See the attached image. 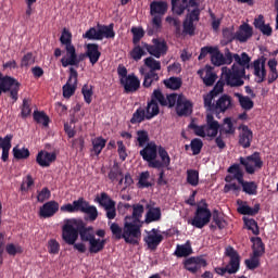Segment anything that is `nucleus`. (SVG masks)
<instances>
[{"mask_svg": "<svg viewBox=\"0 0 278 278\" xmlns=\"http://www.w3.org/2000/svg\"><path fill=\"white\" fill-rule=\"evenodd\" d=\"M121 85L123 86L125 93H134L140 89L141 81L132 73V74H128L126 78H121Z\"/></svg>", "mask_w": 278, "mask_h": 278, "instance_id": "6ab92c4d", "label": "nucleus"}, {"mask_svg": "<svg viewBox=\"0 0 278 278\" xmlns=\"http://www.w3.org/2000/svg\"><path fill=\"white\" fill-rule=\"evenodd\" d=\"M248 66L232 64L231 67H222V76H224L226 85L230 88H240L244 86L243 78L247 79Z\"/></svg>", "mask_w": 278, "mask_h": 278, "instance_id": "7ed1b4c3", "label": "nucleus"}, {"mask_svg": "<svg viewBox=\"0 0 278 278\" xmlns=\"http://www.w3.org/2000/svg\"><path fill=\"white\" fill-rule=\"evenodd\" d=\"M21 83L15 78L5 75L0 81V97L2 93H9V98L13 103L20 99Z\"/></svg>", "mask_w": 278, "mask_h": 278, "instance_id": "0eeeda50", "label": "nucleus"}, {"mask_svg": "<svg viewBox=\"0 0 278 278\" xmlns=\"http://www.w3.org/2000/svg\"><path fill=\"white\" fill-rule=\"evenodd\" d=\"M143 213L144 206L140 203H137L132 205V215H126L124 219L132 223L143 224V222H141Z\"/></svg>", "mask_w": 278, "mask_h": 278, "instance_id": "cd10ccee", "label": "nucleus"}, {"mask_svg": "<svg viewBox=\"0 0 278 278\" xmlns=\"http://www.w3.org/2000/svg\"><path fill=\"white\" fill-rule=\"evenodd\" d=\"M211 219L212 213L207 203L204 202L203 206L199 205L198 208H195L194 215L188 220V224L192 225L194 228L202 229L211 223Z\"/></svg>", "mask_w": 278, "mask_h": 278, "instance_id": "6e6552de", "label": "nucleus"}, {"mask_svg": "<svg viewBox=\"0 0 278 278\" xmlns=\"http://www.w3.org/2000/svg\"><path fill=\"white\" fill-rule=\"evenodd\" d=\"M61 237L67 245L84 254L87 252L85 243L96 239V233L93 226H86L80 219L67 218L64 220Z\"/></svg>", "mask_w": 278, "mask_h": 278, "instance_id": "f257e3e1", "label": "nucleus"}, {"mask_svg": "<svg viewBox=\"0 0 278 278\" xmlns=\"http://www.w3.org/2000/svg\"><path fill=\"white\" fill-rule=\"evenodd\" d=\"M162 241H164V236L157 233L155 228H152L148 236L144 238V242L151 251H155Z\"/></svg>", "mask_w": 278, "mask_h": 278, "instance_id": "4be33fe9", "label": "nucleus"}, {"mask_svg": "<svg viewBox=\"0 0 278 278\" xmlns=\"http://www.w3.org/2000/svg\"><path fill=\"white\" fill-rule=\"evenodd\" d=\"M83 200L84 198H79L78 200L73 201V203L64 204L63 206L60 207V210L62 212H67V213L80 212Z\"/></svg>", "mask_w": 278, "mask_h": 278, "instance_id": "e433bc0d", "label": "nucleus"}, {"mask_svg": "<svg viewBox=\"0 0 278 278\" xmlns=\"http://www.w3.org/2000/svg\"><path fill=\"white\" fill-rule=\"evenodd\" d=\"M233 61H235L233 64L247 66V70L250 68L251 58L247 52H242L241 55L237 53L233 54L231 51H229L228 48H226L225 55H224V65L225 64L230 65L232 64Z\"/></svg>", "mask_w": 278, "mask_h": 278, "instance_id": "4468645a", "label": "nucleus"}, {"mask_svg": "<svg viewBox=\"0 0 278 278\" xmlns=\"http://www.w3.org/2000/svg\"><path fill=\"white\" fill-rule=\"evenodd\" d=\"M260 210H261L260 203L254 204V207L243 204L239 206L238 212L244 216H255L260 213Z\"/></svg>", "mask_w": 278, "mask_h": 278, "instance_id": "f704fd0d", "label": "nucleus"}, {"mask_svg": "<svg viewBox=\"0 0 278 278\" xmlns=\"http://www.w3.org/2000/svg\"><path fill=\"white\" fill-rule=\"evenodd\" d=\"M187 184L189 186H199V172L195 169H188L187 172Z\"/></svg>", "mask_w": 278, "mask_h": 278, "instance_id": "6e6d98bb", "label": "nucleus"}, {"mask_svg": "<svg viewBox=\"0 0 278 278\" xmlns=\"http://www.w3.org/2000/svg\"><path fill=\"white\" fill-rule=\"evenodd\" d=\"M202 148H203V141H201V139L194 138L193 140H191L190 149L192 151V155H199Z\"/></svg>", "mask_w": 278, "mask_h": 278, "instance_id": "69168bd1", "label": "nucleus"}, {"mask_svg": "<svg viewBox=\"0 0 278 278\" xmlns=\"http://www.w3.org/2000/svg\"><path fill=\"white\" fill-rule=\"evenodd\" d=\"M227 173L233 174L235 180H238L239 185L242 186V191L248 195H257L258 186L255 181H245L244 172L240 168L239 164L230 165Z\"/></svg>", "mask_w": 278, "mask_h": 278, "instance_id": "39448f33", "label": "nucleus"}, {"mask_svg": "<svg viewBox=\"0 0 278 278\" xmlns=\"http://www.w3.org/2000/svg\"><path fill=\"white\" fill-rule=\"evenodd\" d=\"M186 270H189L192 274H197L201 268L207 267V261L202 256H191L182 263Z\"/></svg>", "mask_w": 278, "mask_h": 278, "instance_id": "a211bd4d", "label": "nucleus"}, {"mask_svg": "<svg viewBox=\"0 0 278 278\" xmlns=\"http://www.w3.org/2000/svg\"><path fill=\"white\" fill-rule=\"evenodd\" d=\"M86 58H88L90 64L94 65L100 61L101 52L99 43L86 45Z\"/></svg>", "mask_w": 278, "mask_h": 278, "instance_id": "b1692460", "label": "nucleus"}, {"mask_svg": "<svg viewBox=\"0 0 278 278\" xmlns=\"http://www.w3.org/2000/svg\"><path fill=\"white\" fill-rule=\"evenodd\" d=\"M251 242L253 243L252 255H254L255 257H263V255L265 254V243L263 242L262 238L252 237Z\"/></svg>", "mask_w": 278, "mask_h": 278, "instance_id": "7c9ffc66", "label": "nucleus"}, {"mask_svg": "<svg viewBox=\"0 0 278 278\" xmlns=\"http://www.w3.org/2000/svg\"><path fill=\"white\" fill-rule=\"evenodd\" d=\"M237 97L239 99L240 106L243 111L250 112L253 109L254 102L251 100L250 97L243 96L241 93H237Z\"/></svg>", "mask_w": 278, "mask_h": 278, "instance_id": "a19ab883", "label": "nucleus"}, {"mask_svg": "<svg viewBox=\"0 0 278 278\" xmlns=\"http://www.w3.org/2000/svg\"><path fill=\"white\" fill-rule=\"evenodd\" d=\"M205 122H206V125H204V127H205L206 136L211 137L212 139L218 136L220 124L218 121L214 119L213 114H206Z\"/></svg>", "mask_w": 278, "mask_h": 278, "instance_id": "412c9836", "label": "nucleus"}, {"mask_svg": "<svg viewBox=\"0 0 278 278\" xmlns=\"http://www.w3.org/2000/svg\"><path fill=\"white\" fill-rule=\"evenodd\" d=\"M81 93L84 96L85 102L87 104H90L92 102V96H93L92 86L84 85L81 88Z\"/></svg>", "mask_w": 278, "mask_h": 278, "instance_id": "338daca9", "label": "nucleus"}, {"mask_svg": "<svg viewBox=\"0 0 278 278\" xmlns=\"http://www.w3.org/2000/svg\"><path fill=\"white\" fill-rule=\"evenodd\" d=\"M144 64L148 68H150V72L152 73L161 71V62L155 60L153 56L146 58Z\"/></svg>", "mask_w": 278, "mask_h": 278, "instance_id": "de8ad7c7", "label": "nucleus"}, {"mask_svg": "<svg viewBox=\"0 0 278 278\" xmlns=\"http://www.w3.org/2000/svg\"><path fill=\"white\" fill-rule=\"evenodd\" d=\"M233 108L232 97L228 94H222L215 103L212 114H215L216 117H219L220 113H225L228 110Z\"/></svg>", "mask_w": 278, "mask_h": 278, "instance_id": "f3484780", "label": "nucleus"}, {"mask_svg": "<svg viewBox=\"0 0 278 278\" xmlns=\"http://www.w3.org/2000/svg\"><path fill=\"white\" fill-rule=\"evenodd\" d=\"M79 212L87 214L90 222H94L99 217V211L94 205H91L85 199H83Z\"/></svg>", "mask_w": 278, "mask_h": 278, "instance_id": "bb28decb", "label": "nucleus"}, {"mask_svg": "<svg viewBox=\"0 0 278 278\" xmlns=\"http://www.w3.org/2000/svg\"><path fill=\"white\" fill-rule=\"evenodd\" d=\"M241 129L242 132L239 135V146L242 149H250L253 140V131L247 125H243Z\"/></svg>", "mask_w": 278, "mask_h": 278, "instance_id": "393cba45", "label": "nucleus"}, {"mask_svg": "<svg viewBox=\"0 0 278 278\" xmlns=\"http://www.w3.org/2000/svg\"><path fill=\"white\" fill-rule=\"evenodd\" d=\"M265 62H266L265 58L263 60L262 59L254 60L253 62L252 67L254 70V75L256 77L255 81L257 84H262L265 81V78H266Z\"/></svg>", "mask_w": 278, "mask_h": 278, "instance_id": "5701e85b", "label": "nucleus"}, {"mask_svg": "<svg viewBox=\"0 0 278 278\" xmlns=\"http://www.w3.org/2000/svg\"><path fill=\"white\" fill-rule=\"evenodd\" d=\"M164 85L166 88L178 90L182 86V80L178 77H170L169 79L164 80Z\"/></svg>", "mask_w": 278, "mask_h": 278, "instance_id": "603ef678", "label": "nucleus"}, {"mask_svg": "<svg viewBox=\"0 0 278 278\" xmlns=\"http://www.w3.org/2000/svg\"><path fill=\"white\" fill-rule=\"evenodd\" d=\"M142 223L124 219V241L126 244L139 245L141 240Z\"/></svg>", "mask_w": 278, "mask_h": 278, "instance_id": "20e7f679", "label": "nucleus"}, {"mask_svg": "<svg viewBox=\"0 0 278 278\" xmlns=\"http://www.w3.org/2000/svg\"><path fill=\"white\" fill-rule=\"evenodd\" d=\"M106 245L105 239H92L88 242V252L89 254H99L104 250Z\"/></svg>", "mask_w": 278, "mask_h": 278, "instance_id": "2f4dec72", "label": "nucleus"}, {"mask_svg": "<svg viewBox=\"0 0 278 278\" xmlns=\"http://www.w3.org/2000/svg\"><path fill=\"white\" fill-rule=\"evenodd\" d=\"M172 7L175 14L181 15L188 8V0H172Z\"/></svg>", "mask_w": 278, "mask_h": 278, "instance_id": "ea45409f", "label": "nucleus"}, {"mask_svg": "<svg viewBox=\"0 0 278 278\" xmlns=\"http://www.w3.org/2000/svg\"><path fill=\"white\" fill-rule=\"evenodd\" d=\"M216 98L215 94L212 93H206L203 96V104H204V109L206 110V112H211L207 114H213L214 109H215V104L213 103V100Z\"/></svg>", "mask_w": 278, "mask_h": 278, "instance_id": "a18cd8bd", "label": "nucleus"}, {"mask_svg": "<svg viewBox=\"0 0 278 278\" xmlns=\"http://www.w3.org/2000/svg\"><path fill=\"white\" fill-rule=\"evenodd\" d=\"M61 46L65 47L66 55H71L70 60H64V65L75 64L76 62V48L73 43V34L66 28L63 29L60 36Z\"/></svg>", "mask_w": 278, "mask_h": 278, "instance_id": "9d476101", "label": "nucleus"}, {"mask_svg": "<svg viewBox=\"0 0 278 278\" xmlns=\"http://www.w3.org/2000/svg\"><path fill=\"white\" fill-rule=\"evenodd\" d=\"M119 176L121 177L123 176L122 169H121V167L117 164H115L110 169L108 178L111 180V182H114V181H116L118 179Z\"/></svg>", "mask_w": 278, "mask_h": 278, "instance_id": "0e129e2a", "label": "nucleus"}, {"mask_svg": "<svg viewBox=\"0 0 278 278\" xmlns=\"http://www.w3.org/2000/svg\"><path fill=\"white\" fill-rule=\"evenodd\" d=\"M146 114H147V121L153 119L155 116L160 114L159 104L150 100L147 104Z\"/></svg>", "mask_w": 278, "mask_h": 278, "instance_id": "4c0bfd02", "label": "nucleus"}, {"mask_svg": "<svg viewBox=\"0 0 278 278\" xmlns=\"http://www.w3.org/2000/svg\"><path fill=\"white\" fill-rule=\"evenodd\" d=\"M222 36L224 37L225 45L232 43L237 40V35L233 33V28H225L222 30Z\"/></svg>", "mask_w": 278, "mask_h": 278, "instance_id": "13d9d810", "label": "nucleus"}, {"mask_svg": "<svg viewBox=\"0 0 278 278\" xmlns=\"http://www.w3.org/2000/svg\"><path fill=\"white\" fill-rule=\"evenodd\" d=\"M106 146V140L102 137H97L92 140V150L91 152L94 153L96 156H99L102 152V150Z\"/></svg>", "mask_w": 278, "mask_h": 278, "instance_id": "58836bf2", "label": "nucleus"}, {"mask_svg": "<svg viewBox=\"0 0 278 278\" xmlns=\"http://www.w3.org/2000/svg\"><path fill=\"white\" fill-rule=\"evenodd\" d=\"M240 164L244 167L245 173L253 175L256 169H262L264 166V162L262 161V156L260 152H254L248 156H240Z\"/></svg>", "mask_w": 278, "mask_h": 278, "instance_id": "9b49d317", "label": "nucleus"}, {"mask_svg": "<svg viewBox=\"0 0 278 278\" xmlns=\"http://www.w3.org/2000/svg\"><path fill=\"white\" fill-rule=\"evenodd\" d=\"M78 72L74 67H70V78L66 85L63 86V97L71 99L75 94L77 88Z\"/></svg>", "mask_w": 278, "mask_h": 278, "instance_id": "2eb2a0df", "label": "nucleus"}, {"mask_svg": "<svg viewBox=\"0 0 278 278\" xmlns=\"http://www.w3.org/2000/svg\"><path fill=\"white\" fill-rule=\"evenodd\" d=\"M236 35H237V40L240 41L241 43H244L250 38H252L253 28L248 23H244L240 25L239 30H237Z\"/></svg>", "mask_w": 278, "mask_h": 278, "instance_id": "a878e982", "label": "nucleus"}, {"mask_svg": "<svg viewBox=\"0 0 278 278\" xmlns=\"http://www.w3.org/2000/svg\"><path fill=\"white\" fill-rule=\"evenodd\" d=\"M60 211V203L55 201L46 202L39 210L40 218L53 217Z\"/></svg>", "mask_w": 278, "mask_h": 278, "instance_id": "aec40b11", "label": "nucleus"}, {"mask_svg": "<svg viewBox=\"0 0 278 278\" xmlns=\"http://www.w3.org/2000/svg\"><path fill=\"white\" fill-rule=\"evenodd\" d=\"M100 30L96 29L94 27L89 28L83 34V38H87L88 40H101Z\"/></svg>", "mask_w": 278, "mask_h": 278, "instance_id": "774afa93", "label": "nucleus"}, {"mask_svg": "<svg viewBox=\"0 0 278 278\" xmlns=\"http://www.w3.org/2000/svg\"><path fill=\"white\" fill-rule=\"evenodd\" d=\"M30 153L26 148L20 149L18 147L13 148V156L15 160H27Z\"/></svg>", "mask_w": 278, "mask_h": 278, "instance_id": "4d7b16f0", "label": "nucleus"}, {"mask_svg": "<svg viewBox=\"0 0 278 278\" xmlns=\"http://www.w3.org/2000/svg\"><path fill=\"white\" fill-rule=\"evenodd\" d=\"M195 35V26L193 22L182 21V36L193 37Z\"/></svg>", "mask_w": 278, "mask_h": 278, "instance_id": "8fccbe9b", "label": "nucleus"}, {"mask_svg": "<svg viewBox=\"0 0 278 278\" xmlns=\"http://www.w3.org/2000/svg\"><path fill=\"white\" fill-rule=\"evenodd\" d=\"M243 223L248 230L252 231L255 236L260 235V226L258 223L254 218L243 217Z\"/></svg>", "mask_w": 278, "mask_h": 278, "instance_id": "49530a36", "label": "nucleus"}, {"mask_svg": "<svg viewBox=\"0 0 278 278\" xmlns=\"http://www.w3.org/2000/svg\"><path fill=\"white\" fill-rule=\"evenodd\" d=\"M147 215H146V224L159 223L162 217L161 208L153 207L151 204H147Z\"/></svg>", "mask_w": 278, "mask_h": 278, "instance_id": "c85d7f7f", "label": "nucleus"}, {"mask_svg": "<svg viewBox=\"0 0 278 278\" xmlns=\"http://www.w3.org/2000/svg\"><path fill=\"white\" fill-rule=\"evenodd\" d=\"M151 177V174L149 172H143L139 176L138 181V188H149L152 187V184L148 181V179Z\"/></svg>", "mask_w": 278, "mask_h": 278, "instance_id": "680f3d73", "label": "nucleus"}, {"mask_svg": "<svg viewBox=\"0 0 278 278\" xmlns=\"http://www.w3.org/2000/svg\"><path fill=\"white\" fill-rule=\"evenodd\" d=\"M176 112L178 116H188L193 112V104L184 94H176Z\"/></svg>", "mask_w": 278, "mask_h": 278, "instance_id": "dca6fc26", "label": "nucleus"}, {"mask_svg": "<svg viewBox=\"0 0 278 278\" xmlns=\"http://www.w3.org/2000/svg\"><path fill=\"white\" fill-rule=\"evenodd\" d=\"M212 218H213V223H215V225L219 230H223L226 228L227 222L225 220L223 214L219 211L214 210L212 214Z\"/></svg>", "mask_w": 278, "mask_h": 278, "instance_id": "c03bdc74", "label": "nucleus"}, {"mask_svg": "<svg viewBox=\"0 0 278 278\" xmlns=\"http://www.w3.org/2000/svg\"><path fill=\"white\" fill-rule=\"evenodd\" d=\"M139 154L143 157L144 162H148L149 168L157 170L166 168L169 170L172 162L170 155L164 147H157L155 141L148 142L146 148L140 150Z\"/></svg>", "mask_w": 278, "mask_h": 278, "instance_id": "f03ea898", "label": "nucleus"}, {"mask_svg": "<svg viewBox=\"0 0 278 278\" xmlns=\"http://www.w3.org/2000/svg\"><path fill=\"white\" fill-rule=\"evenodd\" d=\"M47 248H48V253H50L52 255H58L61 250V244L56 239H50L48 241Z\"/></svg>", "mask_w": 278, "mask_h": 278, "instance_id": "052dcab7", "label": "nucleus"}, {"mask_svg": "<svg viewBox=\"0 0 278 278\" xmlns=\"http://www.w3.org/2000/svg\"><path fill=\"white\" fill-rule=\"evenodd\" d=\"M154 103L160 104L162 108L173 109L177 104V93L164 94L160 89H154L151 93V100Z\"/></svg>", "mask_w": 278, "mask_h": 278, "instance_id": "ddd939ff", "label": "nucleus"}, {"mask_svg": "<svg viewBox=\"0 0 278 278\" xmlns=\"http://www.w3.org/2000/svg\"><path fill=\"white\" fill-rule=\"evenodd\" d=\"M261 256L251 255L250 260H245L244 264L248 270H255L261 266Z\"/></svg>", "mask_w": 278, "mask_h": 278, "instance_id": "5fc2aeb1", "label": "nucleus"}, {"mask_svg": "<svg viewBox=\"0 0 278 278\" xmlns=\"http://www.w3.org/2000/svg\"><path fill=\"white\" fill-rule=\"evenodd\" d=\"M146 119H147L146 110L143 108H138L135 111V113L130 119V123H131V125H138V124L143 123Z\"/></svg>", "mask_w": 278, "mask_h": 278, "instance_id": "79ce46f5", "label": "nucleus"}, {"mask_svg": "<svg viewBox=\"0 0 278 278\" xmlns=\"http://www.w3.org/2000/svg\"><path fill=\"white\" fill-rule=\"evenodd\" d=\"M147 55V52L140 45H136L130 52V56L135 62L141 61V59Z\"/></svg>", "mask_w": 278, "mask_h": 278, "instance_id": "3c124183", "label": "nucleus"}, {"mask_svg": "<svg viewBox=\"0 0 278 278\" xmlns=\"http://www.w3.org/2000/svg\"><path fill=\"white\" fill-rule=\"evenodd\" d=\"M192 253H193V249L190 245L189 241H187V243L185 244L177 245L176 251L174 252V255L176 257H188L192 255Z\"/></svg>", "mask_w": 278, "mask_h": 278, "instance_id": "72a5a7b5", "label": "nucleus"}, {"mask_svg": "<svg viewBox=\"0 0 278 278\" xmlns=\"http://www.w3.org/2000/svg\"><path fill=\"white\" fill-rule=\"evenodd\" d=\"M110 230L114 237V239L116 240H121V239H124V236H125V226H123V228L121 226H118V224L116 223H113L111 226H110Z\"/></svg>", "mask_w": 278, "mask_h": 278, "instance_id": "09e8293b", "label": "nucleus"}, {"mask_svg": "<svg viewBox=\"0 0 278 278\" xmlns=\"http://www.w3.org/2000/svg\"><path fill=\"white\" fill-rule=\"evenodd\" d=\"M188 128L193 130L194 136H200L202 138H205L207 136L206 128L204 125L198 126L194 122H191Z\"/></svg>", "mask_w": 278, "mask_h": 278, "instance_id": "bf43d9fd", "label": "nucleus"}, {"mask_svg": "<svg viewBox=\"0 0 278 278\" xmlns=\"http://www.w3.org/2000/svg\"><path fill=\"white\" fill-rule=\"evenodd\" d=\"M168 4L165 1H153L150 4V14L153 16V28L160 29L162 27V17L167 13Z\"/></svg>", "mask_w": 278, "mask_h": 278, "instance_id": "1a4fd4ad", "label": "nucleus"}, {"mask_svg": "<svg viewBox=\"0 0 278 278\" xmlns=\"http://www.w3.org/2000/svg\"><path fill=\"white\" fill-rule=\"evenodd\" d=\"M225 255L230 258L228 265L226 267H215L214 269L220 277H224L226 273L230 275L237 274L240 269V255L232 247L226 249Z\"/></svg>", "mask_w": 278, "mask_h": 278, "instance_id": "423d86ee", "label": "nucleus"}, {"mask_svg": "<svg viewBox=\"0 0 278 278\" xmlns=\"http://www.w3.org/2000/svg\"><path fill=\"white\" fill-rule=\"evenodd\" d=\"M99 27V37H100V40H102L103 38H115V30H114V24L111 23L110 25H98Z\"/></svg>", "mask_w": 278, "mask_h": 278, "instance_id": "473e14b6", "label": "nucleus"}, {"mask_svg": "<svg viewBox=\"0 0 278 278\" xmlns=\"http://www.w3.org/2000/svg\"><path fill=\"white\" fill-rule=\"evenodd\" d=\"M131 33H132V43L139 45L140 40L144 37V30L141 27H132L131 28Z\"/></svg>", "mask_w": 278, "mask_h": 278, "instance_id": "e2e57ef3", "label": "nucleus"}, {"mask_svg": "<svg viewBox=\"0 0 278 278\" xmlns=\"http://www.w3.org/2000/svg\"><path fill=\"white\" fill-rule=\"evenodd\" d=\"M55 160H58V155L54 153L40 151L37 155V163L41 167H49Z\"/></svg>", "mask_w": 278, "mask_h": 278, "instance_id": "c756f323", "label": "nucleus"}, {"mask_svg": "<svg viewBox=\"0 0 278 278\" xmlns=\"http://www.w3.org/2000/svg\"><path fill=\"white\" fill-rule=\"evenodd\" d=\"M211 61L215 66L225 65L224 54L220 52L218 47H216L214 53H212Z\"/></svg>", "mask_w": 278, "mask_h": 278, "instance_id": "864d4df0", "label": "nucleus"}, {"mask_svg": "<svg viewBox=\"0 0 278 278\" xmlns=\"http://www.w3.org/2000/svg\"><path fill=\"white\" fill-rule=\"evenodd\" d=\"M33 119L38 125H42L43 127H48L50 124V117L43 111H34Z\"/></svg>", "mask_w": 278, "mask_h": 278, "instance_id": "c9c22d12", "label": "nucleus"}, {"mask_svg": "<svg viewBox=\"0 0 278 278\" xmlns=\"http://www.w3.org/2000/svg\"><path fill=\"white\" fill-rule=\"evenodd\" d=\"M143 49H146L150 55L160 59L167 54L168 45L165 39L154 38L152 39V45L143 43Z\"/></svg>", "mask_w": 278, "mask_h": 278, "instance_id": "f8f14e48", "label": "nucleus"}, {"mask_svg": "<svg viewBox=\"0 0 278 278\" xmlns=\"http://www.w3.org/2000/svg\"><path fill=\"white\" fill-rule=\"evenodd\" d=\"M160 80V76L156 72L149 71L144 74L143 87L151 88L154 83Z\"/></svg>", "mask_w": 278, "mask_h": 278, "instance_id": "37998d69", "label": "nucleus"}]
</instances>
